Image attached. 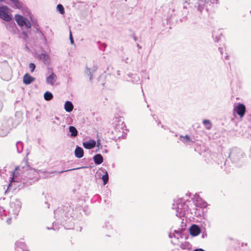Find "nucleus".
<instances>
[{"label": "nucleus", "instance_id": "nucleus-1", "mask_svg": "<svg viewBox=\"0 0 251 251\" xmlns=\"http://www.w3.org/2000/svg\"><path fill=\"white\" fill-rule=\"evenodd\" d=\"M44 172L42 170H36L30 168L26 163L23 166H18L15 168L12 173L11 183L12 182L23 181V183L31 184L38 180L41 176V174Z\"/></svg>", "mask_w": 251, "mask_h": 251}, {"label": "nucleus", "instance_id": "nucleus-2", "mask_svg": "<svg viewBox=\"0 0 251 251\" xmlns=\"http://www.w3.org/2000/svg\"><path fill=\"white\" fill-rule=\"evenodd\" d=\"M172 209L176 211V215L178 217L184 216L188 210V205L181 199H176L174 200Z\"/></svg>", "mask_w": 251, "mask_h": 251}, {"label": "nucleus", "instance_id": "nucleus-3", "mask_svg": "<svg viewBox=\"0 0 251 251\" xmlns=\"http://www.w3.org/2000/svg\"><path fill=\"white\" fill-rule=\"evenodd\" d=\"M22 207V202L18 199H13L10 203L8 212L10 216L16 217L18 214Z\"/></svg>", "mask_w": 251, "mask_h": 251}, {"label": "nucleus", "instance_id": "nucleus-4", "mask_svg": "<svg viewBox=\"0 0 251 251\" xmlns=\"http://www.w3.org/2000/svg\"><path fill=\"white\" fill-rule=\"evenodd\" d=\"M14 19L20 27H22L25 26L26 29L31 28V24L30 22L24 16L19 14H16L15 15Z\"/></svg>", "mask_w": 251, "mask_h": 251}, {"label": "nucleus", "instance_id": "nucleus-5", "mask_svg": "<svg viewBox=\"0 0 251 251\" xmlns=\"http://www.w3.org/2000/svg\"><path fill=\"white\" fill-rule=\"evenodd\" d=\"M9 8L5 5L0 7V18L6 22H9L12 18L9 14Z\"/></svg>", "mask_w": 251, "mask_h": 251}, {"label": "nucleus", "instance_id": "nucleus-6", "mask_svg": "<svg viewBox=\"0 0 251 251\" xmlns=\"http://www.w3.org/2000/svg\"><path fill=\"white\" fill-rule=\"evenodd\" d=\"M113 122L114 127V132L123 133L124 132V128L125 127V124L124 122L121 119L117 118L114 119Z\"/></svg>", "mask_w": 251, "mask_h": 251}, {"label": "nucleus", "instance_id": "nucleus-7", "mask_svg": "<svg viewBox=\"0 0 251 251\" xmlns=\"http://www.w3.org/2000/svg\"><path fill=\"white\" fill-rule=\"evenodd\" d=\"M234 110L241 118L244 116L246 112V107L244 104L239 103L234 108Z\"/></svg>", "mask_w": 251, "mask_h": 251}, {"label": "nucleus", "instance_id": "nucleus-8", "mask_svg": "<svg viewBox=\"0 0 251 251\" xmlns=\"http://www.w3.org/2000/svg\"><path fill=\"white\" fill-rule=\"evenodd\" d=\"M57 79V75L53 72L47 77L46 83L47 84L51 86H54L56 84Z\"/></svg>", "mask_w": 251, "mask_h": 251}, {"label": "nucleus", "instance_id": "nucleus-9", "mask_svg": "<svg viewBox=\"0 0 251 251\" xmlns=\"http://www.w3.org/2000/svg\"><path fill=\"white\" fill-rule=\"evenodd\" d=\"M15 248L16 250L21 249L22 251H29L26 244L22 240H20L15 242Z\"/></svg>", "mask_w": 251, "mask_h": 251}, {"label": "nucleus", "instance_id": "nucleus-10", "mask_svg": "<svg viewBox=\"0 0 251 251\" xmlns=\"http://www.w3.org/2000/svg\"><path fill=\"white\" fill-rule=\"evenodd\" d=\"M101 172L103 174L101 176V179H102L103 184L105 185L107 183L109 180L108 173L105 169L101 168L99 170V171L97 172V174H99L100 175Z\"/></svg>", "mask_w": 251, "mask_h": 251}, {"label": "nucleus", "instance_id": "nucleus-11", "mask_svg": "<svg viewBox=\"0 0 251 251\" xmlns=\"http://www.w3.org/2000/svg\"><path fill=\"white\" fill-rule=\"evenodd\" d=\"M179 139L180 141H181L183 143L186 145H191L194 143V141L192 139L190 138V137L186 135L185 136L180 135L179 137Z\"/></svg>", "mask_w": 251, "mask_h": 251}, {"label": "nucleus", "instance_id": "nucleus-12", "mask_svg": "<svg viewBox=\"0 0 251 251\" xmlns=\"http://www.w3.org/2000/svg\"><path fill=\"white\" fill-rule=\"evenodd\" d=\"M201 232L200 227L196 225H192L190 228V233L191 235L196 236Z\"/></svg>", "mask_w": 251, "mask_h": 251}, {"label": "nucleus", "instance_id": "nucleus-13", "mask_svg": "<svg viewBox=\"0 0 251 251\" xmlns=\"http://www.w3.org/2000/svg\"><path fill=\"white\" fill-rule=\"evenodd\" d=\"M83 146L86 149H93L96 146V141L90 139L87 141L83 142Z\"/></svg>", "mask_w": 251, "mask_h": 251}, {"label": "nucleus", "instance_id": "nucleus-14", "mask_svg": "<svg viewBox=\"0 0 251 251\" xmlns=\"http://www.w3.org/2000/svg\"><path fill=\"white\" fill-rule=\"evenodd\" d=\"M37 58L45 64H49L50 62V56L45 53H42L38 55Z\"/></svg>", "mask_w": 251, "mask_h": 251}, {"label": "nucleus", "instance_id": "nucleus-15", "mask_svg": "<svg viewBox=\"0 0 251 251\" xmlns=\"http://www.w3.org/2000/svg\"><path fill=\"white\" fill-rule=\"evenodd\" d=\"M75 155L78 158H82L84 155V151L82 148L77 146L75 150Z\"/></svg>", "mask_w": 251, "mask_h": 251}, {"label": "nucleus", "instance_id": "nucleus-16", "mask_svg": "<svg viewBox=\"0 0 251 251\" xmlns=\"http://www.w3.org/2000/svg\"><path fill=\"white\" fill-rule=\"evenodd\" d=\"M35 80V78L26 74L23 77V82L25 84H29Z\"/></svg>", "mask_w": 251, "mask_h": 251}, {"label": "nucleus", "instance_id": "nucleus-17", "mask_svg": "<svg viewBox=\"0 0 251 251\" xmlns=\"http://www.w3.org/2000/svg\"><path fill=\"white\" fill-rule=\"evenodd\" d=\"M172 242H174V244L179 245L183 250H190L191 248V245L187 241L181 243L180 245L178 243L175 242L174 240H172Z\"/></svg>", "mask_w": 251, "mask_h": 251}, {"label": "nucleus", "instance_id": "nucleus-18", "mask_svg": "<svg viewBox=\"0 0 251 251\" xmlns=\"http://www.w3.org/2000/svg\"><path fill=\"white\" fill-rule=\"evenodd\" d=\"M74 105L72 102L70 101H66L64 104V109L66 111L71 112L73 111Z\"/></svg>", "mask_w": 251, "mask_h": 251}, {"label": "nucleus", "instance_id": "nucleus-19", "mask_svg": "<svg viewBox=\"0 0 251 251\" xmlns=\"http://www.w3.org/2000/svg\"><path fill=\"white\" fill-rule=\"evenodd\" d=\"M95 163L97 165L100 164L103 162V157L100 154L95 155L93 157Z\"/></svg>", "mask_w": 251, "mask_h": 251}, {"label": "nucleus", "instance_id": "nucleus-20", "mask_svg": "<svg viewBox=\"0 0 251 251\" xmlns=\"http://www.w3.org/2000/svg\"><path fill=\"white\" fill-rule=\"evenodd\" d=\"M13 3V7L14 8L21 9L23 7V3L19 0H10Z\"/></svg>", "mask_w": 251, "mask_h": 251}, {"label": "nucleus", "instance_id": "nucleus-21", "mask_svg": "<svg viewBox=\"0 0 251 251\" xmlns=\"http://www.w3.org/2000/svg\"><path fill=\"white\" fill-rule=\"evenodd\" d=\"M9 132V128L3 126H0V136L4 137L7 135Z\"/></svg>", "mask_w": 251, "mask_h": 251}, {"label": "nucleus", "instance_id": "nucleus-22", "mask_svg": "<svg viewBox=\"0 0 251 251\" xmlns=\"http://www.w3.org/2000/svg\"><path fill=\"white\" fill-rule=\"evenodd\" d=\"M69 130L71 133V136L72 137H75L77 135L78 131L75 127L73 126H69Z\"/></svg>", "mask_w": 251, "mask_h": 251}, {"label": "nucleus", "instance_id": "nucleus-23", "mask_svg": "<svg viewBox=\"0 0 251 251\" xmlns=\"http://www.w3.org/2000/svg\"><path fill=\"white\" fill-rule=\"evenodd\" d=\"M202 124L206 129L209 130L212 127V124L210 121L208 120H204Z\"/></svg>", "mask_w": 251, "mask_h": 251}, {"label": "nucleus", "instance_id": "nucleus-24", "mask_svg": "<svg viewBox=\"0 0 251 251\" xmlns=\"http://www.w3.org/2000/svg\"><path fill=\"white\" fill-rule=\"evenodd\" d=\"M44 97L45 100L49 101L53 98V95L50 92L47 91L45 93Z\"/></svg>", "mask_w": 251, "mask_h": 251}, {"label": "nucleus", "instance_id": "nucleus-25", "mask_svg": "<svg viewBox=\"0 0 251 251\" xmlns=\"http://www.w3.org/2000/svg\"><path fill=\"white\" fill-rule=\"evenodd\" d=\"M16 147L17 150V152L18 153H20L22 151L23 146L22 142L20 141H18L16 143Z\"/></svg>", "mask_w": 251, "mask_h": 251}, {"label": "nucleus", "instance_id": "nucleus-26", "mask_svg": "<svg viewBox=\"0 0 251 251\" xmlns=\"http://www.w3.org/2000/svg\"><path fill=\"white\" fill-rule=\"evenodd\" d=\"M57 9L61 14H63L65 12L64 8L61 4H59L57 5Z\"/></svg>", "mask_w": 251, "mask_h": 251}, {"label": "nucleus", "instance_id": "nucleus-27", "mask_svg": "<svg viewBox=\"0 0 251 251\" xmlns=\"http://www.w3.org/2000/svg\"><path fill=\"white\" fill-rule=\"evenodd\" d=\"M29 68L30 69L31 72L32 73L34 71V70H35V64L34 63H31L29 65Z\"/></svg>", "mask_w": 251, "mask_h": 251}, {"label": "nucleus", "instance_id": "nucleus-28", "mask_svg": "<svg viewBox=\"0 0 251 251\" xmlns=\"http://www.w3.org/2000/svg\"><path fill=\"white\" fill-rule=\"evenodd\" d=\"M84 168V167H79V168H74V169H72L67 170H66V171H60L59 172H54V173H63V172H65L70 171L77 170V169H81V168Z\"/></svg>", "mask_w": 251, "mask_h": 251}, {"label": "nucleus", "instance_id": "nucleus-29", "mask_svg": "<svg viewBox=\"0 0 251 251\" xmlns=\"http://www.w3.org/2000/svg\"><path fill=\"white\" fill-rule=\"evenodd\" d=\"M86 73L90 75V79H92V75L91 74L90 69H89L88 68H86Z\"/></svg>", "mask_w": 251, "mask_h": 251}, {"label": "nucleus", "instance_id": "nucleus-30", "mask_svg": "<svg viewBox=\"0 0 251 251\" xmlns=\"http://www.w3.org/2000/svg\"><path fill=\"white\" fill-rule=\"evenodd\" d=\"M39 33H40L41 35L42 36L44 43H47L46 38L45 37V36L44 35V34H43V33L41 31H39Z\"/></svg>", "mask_w": 251, "mask_h": 251}, {"label": "nucleus", "instance_id": "nucleus-31", "mask_svg": "<svg viewBox=\"0 0 251 251\" xmlns=\"http://www.w3.org/2000/svg\"><path fill=\"white\" fill-rule=\"evenodd\" d=\"M47 228L48 229H52L53 230H57L58 229V227L54 226V223L52 224V227H48Z\"/></svg>", "mask_w": 251, "mask_h": 251}, {"label": "nucleus", "instance_id": "nucleus-32", "mask_svg": "<svg viewBox=\"0 0 251 251\" xmlns=\"http://www.w3.org/2000/svg\"><path fill=\"white\" fill-rule=\"evenodd\" d=\"M70 39L71 44H73L74 43V41L71 32H70Z\"/></svg>", "mask_w": 251, "mask_h": 251}, {"label": "nucleus", "instance_id": "nucleus-33", "mask_svg": "<svg viewBox=\"0 0 251 251\" xmlns=\"http://www.w3.org/2000/svg\"><path fill=\"white\" fill-rule=\"evenodd\" d=\"M96 146H97L99 148H100V147L101 144H100V140H98L96 142Z\"/></svg>", "mask_w": 251, "mask_h": 251}, {"label": "nucleus", "instance_id": "nucleus-34", "mask_svg": "<svg viewBox=\"0 0 251 251\" xmlns=\"http://www.w3.org/2000/svg\"><path fill=\"white\" fill-rule=\"evenodd\" d=\"M4 212V209L1 206H0V217L2 216V214Z\"/></svg>", "mask_w": 251, "mask_h": 251}, {"label": "nucleus", "instance_id": "nucleus-35", "mask_svg": "<svg viewBox=\"0 0 251 251\" xmlns=\"http://www.w3.org/2000/svg\"><path fill=\"white\" fill-rule=\"evenodd\" d=\"M22 34L24 36L25 39H26L28 38L27 34L25 31H23Z\"/></svg>", "mask_w": 251, "mask_h": 251}, {"label": "nucleus", "instance_id": "nucleus-36", "mask_svg": "<svg viewBox=\"0 0 251 251\" xmlns=\"http://www.w3.org/2000/svg\"><path fill=\"white\" fill-rule=\"evenodd\" d=\"M208 0L209 1V2L213 3H217V1H218V0Z\"/></svg>", "mask_w": 251, "mask_h": 251}, {"label": "nucleus", "instance_id": "nucleus-37", "mask_svg": "<svg viewBox=\"0 0 251 251\" xmlns=\"http://www.w3.org/2000/svg\"><path fill=\"white\" fill-rule=\"evenodd\" d=\"M219 50L220 52V53L222 54L223 53V49L222 48H219Z\"/></svg>", "mask_w": 251, "mask_h": 251}, {"label": "nucleus", "instance_id": "nucleus-38", "mask_svg": "<svg viewBox=\"0 0 251 251\" xmlns=\"http://www.w3.org/2000/svg\"><path fill=\"white\" fill-rule=\"evenodd\" d=\"M194 251H205L202 249H196L194 250Z\"/></svg>", "mask_w": 251, "mask_h": 251}, {"label": "nucleus", "instance_id": "nucleus-39", "mask_svg": "<svg viewBox=\"0 0 251 251\" xmlns=\"http://www.w3.org/2000/svg\"><path fill=\"white\" fill-rule=\"evenodd\" d=\"M6 223H7L8 224H10V223H11V219H10V218H8V219H7V221H6Z\"/></svg>", "mask_w": 251, "mask_h": 251}, {"label": "nucleus", "instance_id": "nucleus-40", "mask_svg": "<svg viewBox=\"0 0 251 251\" xmlns=\"http://www.w3.org/2000/svg\"><path fill=\"white\" fill-rule=\"evenodd\" d=\"M206 204H206V203H205V202H203V203H202V205H201V207H205V206H206Z\"/></svg>", "mask_w": 251, "mask_h": 251}, {"label": "nucleus", "instance_id": "nucleus-41", "mask_svg": "<svg viewBox=\"0 0 251 251\" xmlns=\"http://www.w3.org/2000/svg\"><path fill=\"white\" fill-rule=\"evenodd\" d=\"M219 38L218 37H216L215 39V41L217 42H218L219 41Z\"/></svg>", "mask_w": 251, "mask_h": 251}, {"label": "nucleus", "instance_id": "nucleus-42", "mask_svg": "<svg viewBox=\"0 0 251 251\" xmlns=\"http://www.w3.org/2000/svg\"><path fill=\"white\" fill-rule=\"evenodd\" d=\"M137 47H138V48H139V49H141V46H140L139 45H138V44H137Z\"/></svg>", "mask_w": 251, "mask_h": 251}, {"label": "nucleus", "instance_id": "nucleus-43", "mask_svg": "<svg viewBox=\"0 0 251 251\" xmlns=\"http://www.w3.org/2000/svg\"><path fill=\"white\" fill-rule=\"evenodd\" d=\"M25 49H26L27 50H29V48H28L27 46H26V47H25Z\"/></svg>", "mask_w": 251, "mask_h": 251}, {"label": "nucleus", "instance_id": "nucleus-44", "mask_svg": "<svg viewBox=\"0 0 251 251\" xmlns=\"http://www.w3.org/2000/svg\"><path fill=\"white\" fill-rule=\"evenodd\" d=\"M30 13L29 12H28V15L30 16Z\"/></svg>", "mask_w": 251, "mask_h": 251}, {"label": "nucleus", "instance_id": "nucleus-45", "mask_svg": "<svg viewBox=\"0 0 251 251\" xmlns=\"http://www.w3.org/2000/svg\"><path fill=\"white\" fill-rule=\"evenodd\" d=\"M104 152L106 153V152H107L108 151H107L106 150H105V151H104Z\"/></svg>", "mask_w": 251, "mask_h": 251}, {"label": "nucleus", "instance_id": "nucleus-46", "mask_svg": "<svg viewBox=\"0 0 251 251\" xmlns=\"http://www.w3.org/2000/svg\"><path fill=\"white\" fill-rule=\"evenodd\" d=\"M4 0H0V1H3Z\"/></svg>", "mask_w": 251, "mask_h": 251}]
</instances>
